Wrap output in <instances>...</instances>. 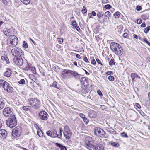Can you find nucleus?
Returning a JSON list of instances; mask_svg holds the SVG:
<instances>
[{
	"label": "nucleus",
	"instance_id": "obj_26",
	"mask_svg": "<svg viewBox=\"0 0 150 150\" xmlns=\"http://www.w3.org/2000/svg\"><path fill=\"white\" fill-rule=\"evenodd\" d=\"M104 15V13L102 11L99 12L97 14V17L99 19H101Z\"/></svg>",
	"mask_w": 150,
	"mask_h": 150
},
{
	"label": "nucleus",
	"instance_id": "obj_24",
	"mask_svg": "<svg viewBox=\"0 0 150 150\" xmlns=\"http://www.w3.org/2000/svg\"><path fill=\"white\" fill-rule=\"evenodd\" d=\"M51 133L52 137H58V135L56 130L53 129L51 131Z\"/></svg>",
	"mask_w": 150,
	"mask_h": 150
},
{
	"label": "nucleus",
	"instance_id": "obj_55",
	"mask_svg": "<svg viewBox=\"0 0 150 150\" xmlns=\"http://www.w3.org/2000/svg\"><path fill=\"white\" fill-rule=\"evenodd\" d=\"M47 134L48 136H50L51 137V131H50V130L47 131Z\"/></svg>",
	"mask_w": 150,
	"mask_h": 150
},
{
	"label": "nucleus",
	"instance_id": "obj_13",
	"mask_svg": "<svg viewBox=\"0 0 150 150\" xmlns=\"http://www.w3.org/2000/svg\"><path fill=\"white\" fill-rule=\"evenodd\" d=\"M13 63L18 66H21L23 63V61L21 57H15L13 60Z\"/></svg>",
	"mask_w": 150,
	"mask_h": 150
},
{
	"label": "nucleus",
	"instance_id": "obj_49",
	"mask_svg": "<svg viewBox=\"0 0 150 150\" xmlns=\"http://www.w3.org/2000/svg\"><path fill=\"white\" fill-rule=\"evenodd\" d=\"M108 79L110 81H113L114 80V77L112 76H109L108 78Z\"/></svg>",
	"mask_w": 150,
	"mask_h": 150
},
{
	"label": "nucleus",
	"instance_id": "obj_5",
	"mask_svg": "<svg viewBox=\"0 0 150 150\" xmlns=\"http://www.w3.org/2000/svg\"><path fill=\"white\" fill-rule=\"evenodd\" d=\"M8 45L10 47H13L17 45L18 42V38L15 35H11L7 40Z\"/></svg>",
	"mask_w": 150,
	"mask_h": 150
},
{
	"label": "nucleus",
	"instance_id": "obj_44",
	"mask_svg": "<svg viewBox=\"0 0 150 150\" xmlns=\"http://www.w3.org/2000/svg\"><path fill=\"white\" fill-rule=\"evenodd\" d=\"M18 83L21 84H24L25 83V81L24 79H21L18 81Z\"/></svg>",
	"mask_w": 150,
	"mask_h": 150
},
{
	"label": "nucleus",
	"instance_id": "obj_11",
	"mask_svg": "<svg viewBox=\"0 0 150 150\" xmlns=\"http://www.w3.org/2000/svg\"><path fill=\"white\" fill-rule=\"evenodd\" d=\"M48 117V114L45 111L42 110L38 114V117L40 119L46 120Z\"/></svg>",
	"mask_w": 150,
	"mask_h": 150
},
{
	"label": "nucleus",
	"instance_id": "obj_29",
	"mask_svg": "<svg viewBox=\"0 0 150 150\" xmlns=\"http://www.w3.org/2000/svg\"><path fill=\"white\" fill-rule=\"evenodd\" d=\"M71 131L69 129V127L67 125H65L64 127V130L63 133L68 132Z\"/></svg>",
	"mask_w": 150,
	"mask_h": 150
},
{
	"label": "nucleus",
	"instance_id": "obj_48",
	"mask_svg": "<svg viewBox=\"0 0 150 150\" xmlns=\"http://www.w3.org/2000/svg\"><path fill=\"white\" fill-rule=\"evenodd\" d=\"M71 23V24L74 28L75 27V26H76V25H77L76 21L75 20H74L73 21H72Z\"/></svg>",
	"mask_w": 150,
	"mask_h": 150
},
{
	"label": "nucleus",
	"instance_id": "obj_46",
	"mask_svg": "<svg viewBox=\"0 0 150 150\" xmlns=\"http://www.w3.org/2000/svg\"><path fill=\"white\" fill-rule=\"evenodd\" d=\"M109 64L110 66H112L113 64H115L114 60L113 59H111L109 62Z\"/></svg>",
	"mask_w": 150,
	"mask_h": 150
},
{
	"label": "nucleus",
	"instance_id": "obj_62",
	"mask_svg": "<svg viewBox=\"0 0 150 150\" xmlns=\"http://www.w3.org/2000/svg\"><path fill=\"white\" fill-rule=\"evenodd\" d=\"M109 2L108 0H103L102 1L103 4H106Z\"/></svg>",
	"mask_w": 150,
	"mask_h": 150
},
{
	"label": "nucleus",
	"instance_id": "obj_9",
	"mask_svg": "<svg viewBox=\"0 0 150 150\" xmlns=\"http://www.w3.org/2000/svg\"><path fill=\"white\" fill-rule=\"evenodd\" d=\"M94 131V133L96 135L102 138L106 137H105V135L106 134L105 132L100 128L96 127L95 128Z\"/></svg>",
	"mask_w": 150,
	"mask_h": 150
},
{
	"label": "nucleus",
	"instance_id": "obj_22",
	"mask_svg": "<svg viewBox=\"0 0 150 150\" xmlns=\"http://www.w3.org/2000/svg\"><path fill=\"white\" fill-rule=\"evenodd\" d=\"M131 76L133 81H136L138 78L139 79L140 78V76L135 73H132L131 75Z\"/></svg>",
	"mask_w": 150,
	"mask_h": 150
},
{
	"label": "nucleus",
	"instance_id": "obj_32",
	"mask_svg": "<svg viewBox=\"0 0 150 150\" xmlns=\"http://www.w3.org/2000/svg\"><path fill=\"white\" fill-rule=\"evenodd\" d=\"M31 66V64H30L27 63L26 66L24 67L23 68V69L24 70H30V67Z\"/></svg>",
	"mask_w": 150,
	"mask_h": 150
},
{
	"label": "nucleus",
	"instance_id": "obj_53",
	"mask_svg": "<svg viewBox=\"0 0 150 150\" xmlns=\"http://www.w3.org/2000/svg\"><path fill=\"white\" fill-rule=\"evenodd\" d=\"M83 60L86 63H90V62L88 61L87 58L86 57H85L83 58Z\"/></svg>",
	"mask_w": 150,
	"mask_h": 150
},
{
	"label": "nucleus",
	"instance_id": "obj_37",
	"mask_svg": "<svg viewBox=\"0 0 150 150\" xmlns=\"http://www.w3.org/2000/svg\"><path fill=\"white\" fill-rule=\"evenodd\" d=\"M30 70H31L34 74H36V69L35 67L31 66L30 67Z\"/></svg>",
	"mask_w": 150,
	"mask_h": 150
},
{
	"label": "nucleus",
	"instance_id": "obj_10",
	"mask_svg": "<svg viewBox=\"0 0 150 150\" xmlns=\"http://www.w3.org/2000/svg\"><path fill=\"white\" fill-rule=\"evenodd\" d=\"M21 127L20 126H17L12 130V136L15 138L18 137L21 135Z\"/></svg>",
	"mask_w": 150,
	"mask_h": 150
},
{
	"label": "nucleus",
	"instance_id": "obj_57",
	"mask_svg": "<svg viewBox=\"0 0 150 150\" xmlns=\"http://www.w3.org/2000/svg\"><path fill=\"white\" fill-rule=\"evenodd\" d=\"M113 74V72L112 71H108L106 73V74L107 75H111Z\"/></svg>",
	"mask_w": 150,
	"mask_h": 150
},
{
	"label": "nucleus",
	"instance_id": "obj_6",
	"mask_svg": "<svg viewBox=\"0 0 150 150\" xmlns=\"http://www.w3.org/2000/svg\"><path fill=\"white\" fill-rule=\"evenodd\" d=\"M6 123L7 126L11 128L15 127L17 125L15 116L13 115L12 117L8 118L6 121Z\"/></svg>",
	"mask_w": 150,
	"mask_h": 150
},
{
	"label": "nucleus",
	"instance_id": "obj_23",
	"mask_svg": "<svg viewBox=\"0 0 150 150\" xmlns=\"http://www.w3.org/2000/svg\"><path fill=\"white\" fill-rule=\"evenodd\" d=\"M1 58L3 62L7 64H8L10 63L9 59L7 56H2L1 57Z\"/></svg>",
	"mask_w": 150,
	"mask_h": 150
},
{
	"label": "nucleus",
	"instance_id": "obj_20",
	"mask_svg": "<svg viewBox=\"0 0 150 150\" xmlns=\"http://www.w3.org/2000/svg\"><path fill=\"white\" fill-rule=\"evenodd\" d=\"M11 72L12 71L10 69H7L6 71L4 74V75L6 77H9L11 75Z\"/></svg>",
	"mask_w": 150,
	"mask_h": 150
},
{
	"label": "nucleus",
	"instance_id": "obj_18",
	"mask_svg": "<svg viewBox=\"0 0 150 150\" xmlns=\"http://www.w3.org/2000/svg\"><path fill=\"white\" fill-rule=\"evenodd\" d=\"M63 134L67 140L69 141L70 140V138L72 135L71 132L70 131L68 132L63 133Z\"/></svg>",
	"mask_w": 150,
	"mask_h": 150
},
{
	"label": "nucleus",
	"instance_id": "obj_7",
	"mask_svg": "<svg viewBox=\"0 0 150 150\" xmlns=\"http://www.w3.org/2000/svg\"><path fill=\"white\" fill-rule=\"evenodd\" d=\"M11 52L13 55L15 57H17L18 56L21 57L24 55L23 51L19 48L15 47L12 49Z\"/></svg>",
	"mask_w": 150,
	"mask_h": 150
},
{
	"label": "nucleus",
	"instance_id": "obj_16",
	"mask_svg": "<svg viewBox=\"0 0 150 150\" xmlns=\"http://www.w3.org/2000/svg\"><path fill=\"white\" fill-rule=\"evenodd\" d=\"M105 130L109 133L113 135H116L117 134L116 132L111 127H106Z\"/></svg>",
	"mask_w": 150,
	"mask_h": 150
},
{
	"label": "nucleus",
	"instance_id": "obj_42",
	"mask_svg": "<svg viewBox=\"0 0 150 150\" xmlns=\"http://www.w3.org/2000/svg\"><path fill=\"white\" fill-rule=\"evenodd\" d=\"M150 30V26L147 27L146 28H145L144 30V32L147 33L148 31Z\"/></svg>",
	"mask_w": 150,
	"mask_h": 150
},
{
	"label": "nucleus",
	"instance_id": "obj_3",
	"mask_svg": "<svg viewBox=\"0 0 150 150\" xmlns=\"http://www.w3.org/2000/svg\"><path fill=\"white\" fill-rule=\"evenodd\" d=\"M61 77L64 79H68L74 77L76 80L79 78V74L75 71L64 69L62 72Z\"/></svg>",
	"mask_w": 150,
	"mask_h": 150
},
{
	"label": "nucleus",
	"instance_id": "obj_54",
	"mask_svg": "<svg viewBox=\"0 0 150 150\" xmlns=\"http://www.w3.org/2000/svg\"><path fill=\"white\" fill-rule=\"evenodd\" d=\"M79 115L83 119L86 117L85 115L83 113H80Z\"/></svg>",
	"mask_w": 150,
	"mask_h": 150
},
{
	"label": "nucleus",
	"instance_id": "obj_30",
	"mask_svg": "<svg viewBox=\"0 0 150 150\" xmlns=\"http://www.w3.org/2000/svg\"><path fill=\"white\" fill-rule=\"evenodd\" d=\"M6 81L4 80L0 79V86H2L3 88H4L5 83H7Z\"/></svg>",
	"mask_w": 150,
	"mask_h": 150
},
{
	"label": "nucleus",
	"instance_id": "obj_2",
	"mask_svg": "<svg viewBox=\"0 0 150 150\" xmlns=\"http://www.w3.org/2000/svg\"><path fill=\"white\" fill-rule=\"evenodd\" d=\"M90 79L85 77H82L81 78L80 81L81 84L80 88H76L77 90L81 93L86 94L88 93L90 90L88 88L89 86V82Z\"/></svg>",
	"mask_w": 150,
	"mask_h": 150
},
{
	"label": "nucleus",
	"instance_id": "obj_47",
	"mask_svg": "<svg viewBox=\"0 0 150 150\" xmlns=\"http://www.w3.org/2000/svg\"><path fill=\"white\" fill-rule=\"evenodd\" d=\"M87 9L84 6H83V8L81 10V11L83 14L86 13L87 12Z\"/></svg>",
	"mask_w": 150,
	"mask_h": 150
},
{
	"label": "nucleus",
	"instance_id": "obj_60",
	"mask_svg": "<svg viewBox=\"0 0 150 150\" xmlns=\"http://www.w3.org/2000/svg\"><path fill=\"white\" fill-rule=\"evenodd\" d=\"M97 92L98 94L100 96H101L102 95V93L101 91L100 90H98L97 91Z\"/></svg>",
	"mask_w": 150,
	"mask_h": 150
},
{
	"label": "nucleus",
	"instance_id": "obj_56",
	"mask_svg": "<svg viewBox=\"0 0 150 150\" xmlns=\"http://www.w3.org/2000/svg\"><path fill=\"white\" fill-rule=\"evenodd\" d=\"M122 36H123V37L125 38H128V34H127V33H124L123 34Z\"/></svg>",
	"mask_w": 150,
	"mask_h": 150
},
{
	"label": "nucleus",
	"instance_id": "obj_58",
	"mask_svg": "<svg viewBox=\"0 0 150 150\" xmlns=\"http://www.w3.org/2000/svg\"><path fill=\"white\" fill-rule=\"evenodd\" d=\"M55 145L57 146L59 148H61V146H62L61 144L58 143H56Z\"/></svg>",
	"mask_w": 150,
	"mask_h": 150
},
{
	"label": "nucleus",
	"instance_id": "obj_41",
	"mask_svg": "<svg viewBox=\"0 0 150 150\" xmlns=\"http://www.w3.org/2000/svg\"><path fill=\"white\" fill-rule=\"evenodd\" d=\"M63 39L62 38H57V41L59 44H62L63 41Z\"/></svg>",
	"mask_w": 150,
	"mask_h": 150
},
{
	"label": "nucleus",
	"instance_id": "obj_34",
	"mask_svg": "<svg viewBox=\"0 0 150 150\" xmlns=\"http://www.w3.org/2000/svg\"><path fill=\"white\" fill-rule=\"evenodd\" d=\"M121 13L118 11L116 12L113 15L114 16H115V18H119L120 16Z\"/></svg>",
	"mask_w": 150,
	"mask_h": 150
},
{
	"label": "nucleus",
	"instance_id": "obj_15",
	"mask_svg": "<svg viewBox=\"0 0 150 150\" xmlns=\"http://www.w3.org/2000/svg\"><path fill=\"white\" fill-rule=\"evenodd\" d=\"M88 116L91 119L93 120L97 117V113L94 110L90 111L88 112Z\"/></svg>",
	"mask_w": 150,
	"mask_h": 150
},
{
	"label": "nucleus",
	"instance_id": "obj_27",
	"mask_svg": "<svg viewBox=\"0 0 150 150\" xmlns=\"http://www.w3.org/2000/svg\"><path fill=\"white\" fill-rule=\"evenodd\" d=\"M110 144L113 147H117L119 146V144L118 143L111 142L110 143Z\"/></svg>",
	"mask_w": 150,
	"mask_h": 150
},
{
	"label": "nucleus",
	"instance_id": "obj_1",
	"mask_svg": "<svg viewBox=\"0 0 150 150\" xmlns=\"http://www.w3.org/2000/svg\"><path fill=\"white\" fill-rule=\"evenodd\" d=\"M94 139L91 137H88L85 139L86 147L90 150H103V147L100 144L94 143Z\"/></svg>",
	"mask_w": 150,
	"mask_h": 150
},
{
	"label": "nucleus",
	"instance_id": "obj_61",
	"mask_svg": "<svg viewBox=\"0 0 150 150\" xmlns=\"http://www.w3.org/2000/svg\"><path fill=\"white\" fill-rule=\"evenodd\" d=\"M60 150H67V149L65 147L62 145L60 148Z\"/></svg>",
	"mask_w": 150,
	"mask_h": 150
},
{
	"label": "nucleus",
	"instance_id": "obj_33",
	"mask_svg": "<svg viewBox=\"0 0 150 150\" xmlns=\"http://www.w3.org/2000/svg\"><path fill=\"white\" fill-rule=\"evenodd\" d=\"M142 18L144 20H146L149 17V14H145L142 15Z\"/></svg>",
	"mask_w": 150,
	"mask_h": 150
},
{
	"label": "nucleus",
	"instance_id": "obj_17",
	"mask_svg": "<svg viewBox=\"0 0 150 150\" xmlns=\"http://www.w3.org/2000/svg\"><path fill=\"white\" fill-rule=\"evenodd\" d=\"M7 134V132L5 129H1L0 130V137L1 138H6Z\"/></svg>",
	"mask_w": 150,
	"mask_h": 150
},
{
	"label": "nucleus",
	"instance_id": "obj_43",
	"mask_svg": "<svg viewBox=\"0 0 150 150\" xmlns=\"http://www.w3.org/2000/svg\"><path fill=\"white\" fill-rule=\"evenodd\" d=\"M120 135L121 137H122L125 138H128V136H127V134L125 133L124 132L121 133Z\"/></svg>",
	"mask_w": 150,
	"mask_h": 150
},
{
	"label": "nucleus",
	"instance_id": "obj_63",
	"mask_svg": "<svg viewBox=\"0 0 150 150\" xmlns=\"http://www.w3.org/2000/svg\"><path fill=\"white\" fill-rule=\"evenodd\" d=\"M75 28L77 31H79L80 30V28L78 25L77 24L76 25V26H75V27H74Z\"/></svg>",
	"mask_w": 150,
	"mask_h": 150
},
{
	"label": "nucleus",
	"instance_id": "obj_12",
	"mask_svg": "<svg viewBox=\"0 0 150 150\" xmlns=\"http://www.w3.org/2000/svg\"><path fill=\"white\" fill-rule=\"evenodd\" d=\"M13 110L11 108L7 107L5 108L3 110V114L4 116L8 117L11 115L12 113Z\"/></svg>",
	"mask_w": 150,
	"mask_h": 150
},
{
	"label": "nucleus",
	"instance_id": "obj_25",
	"mask_svg": "<svg viewBox=\"0 0 150 150\" xmlns=\"http://www.w3.org/2000/svg\"><path fill=\"white\" fill-rule=\"evenodd\" d=\"M4 101L2 99H0V110L2 109L4 107Z\"/></svg>",
	"mask_w": 150,
	"mask_h": 150
},
{
	"label": "nucleus",
	"instance_id": "obj_59",
	"mask_svg": "<svg viewBox=\"0 0 150 150\" xmlns=\"http://www.w3.org/2000/svg\"><path fill=\"white\" fill-rule=\"evenodd\" d=\"M142 20L141 19H138L137 20V23L138 24H140L142 23Z\"/></svg>",
	"mask_w": 150,
	"mask_h": 150
},
{
	"label": "nucleus",
	"instance_id": "obj_64",
	"mask_svg": "<svg viewBox=\"0 0 150 150\" xmlns=\"http://www.w3.org/2000/svg\"><path fill=\"white\" fill-rule=\"evenodd\" d=\"M136 106L138 108L140 109L141 108V106L138 103H136L135 104Z\"/></svg>",
	"mask_w": 150,
	"mask_h": 150
},
{
	"label": "nucleus",
	"instance_id": "obj_39",
	"mask_svg": "<svg viewBox=\"0 0 150 150\" xmlns=\"http://www.w3.org/2000/svg\"><path fill=\"white\" fill-rule=\"evenodd\" d=\"M91 63L93 65H95L96 64V61L95 60L94 57H92L91 58Z\"/></svg>",
	"mask_w": 150,
	"mask_h": 150
},
{
	"label": "nucleus",
	"instance_id": "obj_14",
	"mask_svg": "<svg viewBox=\"0 0 150 150\" xmlns=\"http://www.w3.org/2000/svg\"><path fill=\"white\" fill-rule=\"evenodd\" d=\"M4 86L3 88L9 93H12L13 92V89L12 86L7 82L5 83Z\"/></svg>",
	"mask_w": 150,
	"mask_h": 150
},
{
	"label": "nucleus",
	"instance_id": "obj_28",
	"mask_svg": "<svg viewBox=\"0 0 150 150\" xmlns=\"http://www.w3.org/2000/svg\"><path fill=\"white\" fill-rule=\"evenodd\" d=\"M37 134L40 137H42L43 136V133L42 131L40 129L37 131Z\"/></svg>",
	"mask_w": 150,
	"mask_h": 150
},
{
	"label": "nucleus",
	"instance_id": "obj_36",
	"mask_svg": "<svg viewBox=\"0 0 150 150\" xmlns=\"http://www.w3.org/2000/svg\"><path fill=\"white\" fill-rule=\"evenodd\" d=\"M22 108L25 111H30V107L29 106H23Z\"/></svg>",
	"mask_w": 150,
	"mask_h": 150
},
{
	"label": "nucleus",
	"instance_id": "obj_19",
	"mask_svg": "<svg viewBox=\"0 0 150 150\" xmlns=\"http://www.w3.org/2000/svg\"><path fill=\"white\" fill-rule=\"evenodd\" d=\"M3 33L4 34L7 36L9 37L12 34L11 32L10 31V29L4 28L3 29Z\"/></svg>",
	"mask_w": 150,
	"mask_h": 150
},
{
	"label": "nucleus",
	"instance_id": "obj_38",
	"mask_svg": "<svg viewBox=\"0 0 150 150\" xmlns=\"http://www.w3.org/2000/svg\"><path fill=\"white\" fill-rule=\"evenodd\" d=\"M23 46L25 48H27L28 47V45L25 41H23Z\"/></svg>",
	"mask_w": 150,
	"mask_h": 150
},
{
	"label": "nucleus",
	"instance_id": "obj_51",
	"mask_svg": "<svg viewBox=\"0 0 150 150\" xmlns=\"http://www.w3.org/2000/svg\"><path fill=\"white\" fill-rule=\"evenodd\" d=\"M96 61L99 64H100L101 65L103 66V64L97 58L96 59Z\"/></svg>",
	"mask_w": 150,
	"mask_h": 150
},
{
	"label": "nucleus",
	"instance_id": "obj_40",
	"mask_svg": "<svg viewBox=\"0 0 150 150\" xmlns=\"http://www.w3.org/2000/svg\"><path fill=\"white\" fill-rule=\"evenodd\" d=\"M103 7L106 9L108 10L111 8H112V6L110 5L107 4L106 5L104 6Z\"/></svg>",
	"mask_w": 150,
	"mask_h": 150
},
{
	"label": "nucleus",
	"instance_id": "obj_31",
	"mask_svg": "<svg viewBox=\"0 0 150 150\" xmlns=\"http://www.w3.org/2000/svg\"><path fill=\"white\" fill-rule=\"evenodd\" d=\"M20 1L22 2L24 4L27 5L29 4L30 2V0H20Z\"/></svg>",
	"mask_w": 150,
	"mask_h": 150
},
{
	"label": "nucleus",
	"instance_id": "obj_45",
	"mask_svg": "<svg viewBox=\"0 0 150 150\" xmlns=\"http://www.w3.org/2000/svg\"><path fill=\"white\" fill-rule=\"evenodd\" d=\"M59 131H60V135H58V138H60L62 135V133L63 132V130L62 128H59Z\"/></svg>",
	"mask_w": 150,
	"mask_h": 150
},
{
	"label": "nucleus",
	"instance_id": "obj_21",
	"mask_svg": "<svg viewBox=\"0 0 150 150\" xmlns=\"http://www.w3.org/2000/svg\"><path fill=\"white\" fill-rule=\"evenodd\" d=\"M111 14L110 13L109 11H107L105 13L104 19H103L102 21H101V23H103L105 21V20H106L107 19V17H110L111 16Z\"/></svg>",
	"mask_w": 150,
	"mask_h": 150
},
{
	"label": "nucleus",
	"instance_id": "obj_8",
	"mask_svg": "<svg viewBox=\"0 0 150 150\" xmlns=\"http://www.w3.org/2000/svg\"><path fill=\"white\" fill-rule=\"evenodd\" d=\"M30 103L32 107L35 109H38L40 106V101L36 98L31 99Z\"/></svg>",
	"mask_w": 150,
	"mask_h": 150
},
{
	"label": "nucleus",
	"instance_id": "obj_4",
	"mask_svg": "<svg viewBox=\"0 0 150 150\" xmlns=\"http://www.w3.org/2000/svg\"><path fill=\"white\" fill-rule=\"evenodd\" d=\"M110 47L112 51L116 55L119 56L122 55L123 49L120 45L117 43L112 42L110 44Z\"/></svg>",
	"mask_w": 150,
	"mask_h": 150
},
{
	"label": "nucleus",
	"instance_id": "obj_52",
	"mask_svg": "<svg viewBox=\"0 0 150 150\" xmlns=\"http://www.w3.org/2000/svg\"><path fill=\"white\" fill-rule=\"evenodd\" d=\"M142 9V7L141 6L138 5L136 7V9L138 11H140Z\"/></svg>",
	"mask_w": 150,
	"mask_h": 150
},
{
	"label": "nucleus",
	"instance_id": "obj_35",
	"mask_svg": "<svg viewBox=\"0 0 150 150\" xmlns=\"http://www.w3.org/2000/svg\"><path fill=\"white\" fill-rule=\"evenodd\" d=\"M57 82L56 81H54L52 84L50 85V87H54L58 88L57 87Z\"/></svg>",
	"mask_w": 150,
	"mask_h": 150
},
{
	"label": "nucleus",
	"instance_id": "obj_50",
	"mask_svg": "<svg viewBox=\"0 0 150 150\" xmlns=\"http://www.w3.org/2000/svg\"><path fill=\"white\" fill-rule=\"evenodd\" d=\"M84 122L86 124H87L89 122V120L86 117L83 119Z\"/></svg>",
	"mask_w": 150,
	"mask_h": 150
}]
</instances>
